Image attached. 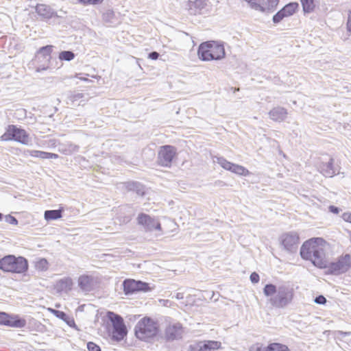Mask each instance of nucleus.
<instances>
[{
	"label": "nucleus",
	"instance_id": "f257e3e1",
	"mask_svg": "<svg viewBox=\"0 0 351 351\" xmlns=\"http://www.w3.org/2000/svg\"><path fill=\"white\" fill-rule=\"evenodd\" d=\"M328 243L322 238L316 237L305 241L300 248V256L304 260L311 261L317 267H327L326 250Z\"/></svg>",
	"mask_w": 351,
	"mask_h": 351
},
{
	"label": "nucleus",
	"instance_id": "f03ea898",
	"mask_svg": "<svg viewBox=\"0 0 351 351\" xmlns=\"http://www.w3.org/2000/svg\"><path fill=\"white\" fill-rule=\"evenodd\" d=\"M263 293L269 297L270 304L278 308H284L289 305L293 299V289L287 285L276 286L267 284L263 288Z\"/></svg>",
	"mask_w": 351,
	"mask_h": 351
},
{
	"label": "nucleus",
	"instance_id": "7ed1b4c3",
	"mask_svg": "<svg viewBox=\"0 0 351 351\" xmlns=\"http://www.w3.org/2000/svg\"><path fill=\"white\" fill-rule=\"evenodd\" d=\"M197 54L202 60L211 61L223 58L226 52L222 44L216 41H206L200 44Z\"/></svg>",
	"mask_w": 351,
	"mask_h": 351
},
{
	"label": "nucleus",
	"instance_id": "20e7f679",
	"mask_svg": "<svg viewBox=\"0 0 351 351\" xmlns=\"http://www.w3.org/2000/svg\"><path fill=\"white\" fill-rule=\"evenodd\" d=\"M27 269V261L22 256L8 255L0 259V269L5 272L21 274Z\"/></svg>",
	"mask_w": 351,
	"mask_h": 351
},
{
	"label": "nucleus",
	"instance_id": "39448f33",
	"mask_svg": "<svg viewBox=\"0 0 351 351\" xmlns=\"http://www.w3.org/2000/svg\"><path fill=\"white\" fill-rule=\"evenodd\" d=\"M158 332L157 323L149 317L141 319L135 326V335L141 340L147 341L155 337Z\"/></svg>",
	"mask_w": 351,
	"mask_h": 351
},
{
	"label": "nucleus",
	"instance_id": "423d86ee",
	"mask_svg": "<svg viewBox=\"0 0 351 351\" xmlns=\"http://www.w3.org/2000/svg\"><path fill=\"white\" fill-rule=\"evenodd\" d=\"M1 141H14L23 145H27L31 141L28 132L15 125H9L5 132L0 136Z\"/></svg>",
	"mask_w": 351,
	"mask_h": 351
},
{
	"label": "nucleus",
	"instance_id": "0eeeda50",
	"mask_svg": "<svg viewBox=\"0 0 351 351\" xmlns=\"http://www.w3.org/2000/svg\"><path fill=\"white\" fill-rule=\"evenodd\" d=\"M351 267V256L350 254L340 256L331 263L327 262L328 271L332 275H341L347 272Z\"/></svg>",
	"mask_w": 351,
	"mask_h": 351
},
{
	"label": "nucleus",
	"instance_id": "6e6552de",
	"mask_svg": "<svg viewBox=\"0 0 351 351\" xmlns=\"http://www.w3.org/2000/svg\"><path fill=\"white\" fill-rule=\"evenodd\" d=\"M108 317L112 322L113 329L112 338L116 341L122 340L127 334L126 327L123 318L113 312H108Z\"/></svg>",
	"mask_w": 351,
	"mask_h": 351
},
{
	"label": "nucleus",
	"instance_id": "1a4fd4ad",
	"mask_svg": "<svg viewBox=\"0 0 351 351\" xmlns=\"http://www.w3.org/2000/svg\"><path fill=\"white\" fill-rule=\"evenodd\" d=\"M53 47V45H47L38 50L35 56V61L38 66L36 69L38 72L45 71L48 69L51 59Z\"/></svg>",
	"mask_w": 351,
	"mask_h": 351
},
{
	"label": "nucleus",
	"instance_id": "9d476101",
	"mask_svg": "<svg viewBox=\"0 0 351 351\" xmlns=\"http://www.w3.org/2000/svg\"><path fill=\"white\" fill-rule=\"evenodd\" d=\"M249 6L256 11L270 13L275 11L279 4V0H243Z\"/></svg>",
	"mask_w": 351,
	"mask_h": 351
},
{
	"label": "nucleus",
	"instance_id": "9b49d317",
	"mask_svg": "<svg viewBox=\"0 0 351 351\" xmlns=\"http://www.w3.org/2000/svg\"><path fill=\"white\" fill-rule=\"evenodd\" d=\"M176 156V149L171 145L161 146L158 152L157 162L158 165L170 167Z\"/></svg>",
	"mask_w": 351,
	"mask_h": 351
},
{
	"label": "nucleus",
	"instance_id": "f8f14e48",
	"mask_svg": "<svg viewBox=\"0 0 351 351\" xmlns=\"http://www.w3.org/2000/svg\"><path fill=\"white\" fill-rule=\"evenodd\" d=\"M281 243L289 252L294 253L297 251L299 244V236L295 232L283 234L281 237Z\"/></svg>",
	"mask_w": 351,
	"mask_h": 351
},
{
	"label": "nucleus",
	"instance_id": "ddd939ff",
	"mask_svg": "<svg viewBox=\"0 0 351 351\" xmlns=\"http://www.w3.org/2000/svg\"><path fill=\"white\" fill-rule=\"evenodd\" d=\"M0 325L21 328L25 326L26 320L19 315H10L6 313L0 312Z\"/></svg>",
	"mask_w": 351,
	"mask_h": 351
},
{
	"label": "nucleus",
	"instance_id": "4468645a",
	"mask_svg": "<svg viewBox=\"0 0 351 351\" xmlns=\"http://www.w3.org/2000/svg\"><path fill=\"white\" fill-rule=\"evenodd\" d=\"M298 8L299 4L297 2H291L285 5L276 14L274 15L272 19L274 23H279L284 19L293 15L298 11Z\"/></svg>",
	"mask_w": 351,
	"mask_h": 351
},
{
	"label": "nucleus",
	"instance_id": "2eb2a0df",
	"mask_svg": "<svg viewBox=\"0 0 351 351\" xmlns=\"http://www.w3.org/2000/svg\"><path fill=\"white\" fill-rule=\"evenodd\" d=\"M184 332L182 325L179 322H171L165 328V337L169 341L180 339Z\"/></svg>",
	"mask_w": 351,
	"mask_h": 351
},
{
	"label": "nucleus",
	"instance_id": "dca6fc26",
	"mask_svg": "<svg viewBox=\"0 0 351 351\" xmlns=\"http://www.w3.org/2000/svg\"><path fill=\"white\" fill-rule=\"evenodd\" d=\"M191 351H214L221 348V343L218 341H204L190 346Z\"/></svg>",
	"mask_w": 351,
	"mask_h": 351
},
{
	"label": "nucleus",
	"instance_id": "f3484780",
	"mask_svg": "<svg viewBox=\"0 0 351 351\" xmlns=\"http://www.w3.org/2000/svg\"><path fill=\"white\" fill-rule=\"evenodd\" d=\"M78 285L83 291H90L95 286L94 278L88 275L81 276L78 279Z\"/></svg>",
	"mask_w": 351,
	"mask_h": 351
},
{
	"label": "nucleus",
	"instance_id": "a211bd4d",
	"mask_svg": "<svg viewBox=\"0 0 351 351\" xmlns=\"http://www.w3.org/2000/svg\"><path fill=\"white\" fill-rule=\"evenodd\" d=\"M36 12L40 16L45 19H49L56 16V13L49 5L46 4H38L36 6Z\"/></svg>",
	"mask_w": 351,
	"mask_h": 351
},
{
	"label": "nucleus",
	"instance_id": "6ab92c4d",
	"mask_svg": "<svg viewBox=\"0 0 351 351\" xmlns=\"http://www.w3.org/2000/svg\"><path fill=\"white\" fill-rule=\"evenodd\" d=\"M138 224L146 232H160L162 230L158 221H138Z\"/></svg>",
	"mask_w": 351,
	"mask_h": 351
},
{
	"label": "nucleus",
	"instance_id": "aec40b11",
	"mask_svg": "<svg viewBox=\"0 0 351 351\" xmlns=\"http://www.w3.org/2000/svg\"><path fill=\"white\" fill-rule=\"evenodd\" d=\"M29 155L32 157L41 159H56L58 158V155L56 154L39 150H31L29 151Z\"/></svg>",
	"mask_w": 351,
	"mask_h": 351
},
{
	"label": "nucleus",
	"instance_id": "412c9836",
	"mask_svg": "<svg viewBox=\"0 0 351 351\" xmlns=\"http://www.w3.org/2000/svg\"><path fill=\"white\" fill-rule=\"evenodd\" d=\"M123 291L126 294L137 291V281L133 279L125 280L123 282Z\"/></svg>",
	"mask_w": 351,
	"mask_h": 351
},
{
	"label": "nucleus",
	"instance_id": "4be33fe9",
	"mask_svg": "<svg viewBox=\"0 0 351 351\" xmlns=\"http://www.w3.org/2000/svg\"><path fill=\"white\" fill-rule=\"evenodd\" d=\"M257 351H290L287 346L278 343H273L268 345L265 348H258Z\"/></svg>",
	"mask_w": 351,
	"mask_h": 351
},
{
	"label": "nucleus",
	"instance_id": "5701e85b",
	"mask_svg": "<svg viewBox=\"0 0 351 351\" xmlns=\"http://www.w3.org/2000/svg\"><path fill=\"white\" fill-rule=\"evenodd\" d=\"M321 173L326 177H332L335 175V172L333 168V160L332 159L322 165L321 167Z\"/></svg>",
	"mask_w": 351,
	"mask_h": 351
},
{
	"label": "nucleus",
	"instance_id": "b1692460",
	"mask_svg": "<svg viewBox=\"0 0 351 351\" xmlns=\"http://www.w3.org/2000/svg\"><path fill=\"white\" fill-rule=\"evenodd\" d=\"M304 13L313 12L316 8L317 0H300Z\"/></svg>",
	"mask_w": 351,
	"mask_h": 351
},
{
	"label": "nucleus",
	"instance_id": "393cba45",
	"mask_svg": "<svg viewBox=\"0 0 351 351\" xmlns=\"http://www.w3.org/2000/svg\"><path fill=\"white\" fill-rule=\"evenodd\" d=\"M34 263L36 269L40 271H45L49 268V263L47 260L44 258H35Z\"/></svg>",
	"mask_w": 351,
	"mask_h": 351
},
{
	"label": "nucleus",
	"instance_id": "a878e982",
	"mask_svg": "<svg viewBox=\"0 0 351 351\" xmlns=\"http://www.w3.org/2000/svg\"><path fill=\"white\" fill-rule=\"evenodd\" d=\"M230 171L239 176H246L250 175V171L241 165L234 163L233 164Z\"/></svg>",
	"mask_w": 351,
	"mask_h": 351
},
{
	"label": "nucleus",
	"instance_id": "bb28decb",
	"mask_svg": "<svg viewBox=\"0 0 351 351\" xmlns=\"http://www.w3.org/2000/svg\"><path fill=\"white\" fill-rule=\"evenodd\" d=\"M62 210H47L45 213V219H58L62 217Z\"/></svg>",
	"mask_w": 351,
	"mask_h": 351
},
{
	"label": "nucleus",
	"instance_id": "cd10ccee",
	"mask_svg": "<svg viewBox=\"0 0 351 351\" xmlns=\"http://www.w3.org/2000/svg\"><path fill=\"white\" fill-rule=\"evenodd\" d=\"M73 285L72 280L69 278L61 279L58 282V287L61 291L70 290Z\"/></svg>",
	"mask_w": 351,
	"mask_h": 351
},
{
	"label": "nucleus",
	"instance_id": "c85d7f7f",
	"mask_svg": "<svg viewBox=\"0 0 351 351\" xmlns=\"http://www.w3.org/2000/svg\"><path fill=\"white\" fill-rule=\"evenodd\" d=\"M217 161V163L222 168H223L226 170L230 171H231L232 165L234 164L232 162L228 161L226 159H225L223 158H218Z\"/></svg>",
	"mask_w": 351,
	"mask_h": 351
},
{
	"label": "nucleus",
	"instance_id": "c756f323",
	"mask_svg": "<svg viewBox=\"0 0 351 351\" xmlns=\"http://www.w3.org/2000/svg\"><path fill=\"white\" fill-rule=\"evenodd\" d=\"M167 224L164 225V233L173 232L177 228L176 221H165Z\"/></svg>",
	"mask_w": 351,
	"mask_h": 351
},
{
	"label": "nucleus",
	"instance_id": "7c9ffc66",
	"mask_svg": "<svg viewBox=\"0 0 351 351\" xmlns=\"http://www.w3.org/2000/svg\"><path fill=\"white\" fill-rule=\"evenodd\" d=\"M74 53L69 51H64L59 54V58L61 60L70 61L74 58Z\"/></svg>",
	"mask_w": 351,
	"mask_h": 351
},
{
	"label": "nucleus",
	"instance_id": "2f4dec72",
	"mask_svg": "<svg viewBox=\"0 0 351 351\" xmlns=\"http://www.w3.org/2000/svg\"><path fill=\"white\" fill-rule=\"evenodd\" d=\"M49 311L51 312L53 315H54L56 317L62 319V320H66L67 318V315L64 313L63 311H60L58 310H56L53 308H49Z\"/></svg>",
	"mask_w": 351,
	"mask_h": 351
},
{
	"label": "nucleus",
	"instance_id": "473e14b6",
	"mask_svg": "<svg viewBox=\"0 0 351 351\" xmlns=\"http://www.w3.org/2000/svg\"><path fill=\"white\" fill-rule=\"evenodd\" d=\"M149 290V284L142 281H137V291H147Z\"/></svg>",
	"mask_w": 351,
	"mask_h": 351
},
{
	"label": "nucleus",
	"instance_id": "72a5a7b5",
	"mask_svg": "<svg viewBox=\"0 0 351 351\" xmlns=\"http://www.w3.org/2000/svg\"><path fill=\"white\" fill-rule=\"evenodd\" d=\"M282 111L283 109H273L269 112V116L273 120L278 121L279 119L278 114H280Z\"/></svg>",
	"mask_w": 351,
	"mask_h": 351
},
{
	"label": "nucleus",
	"instance_id": "f704fd0d",
	"mask_svg": "<svg viewBox=\"0 0 351 351\" xmlns=\"http://www.w3.org/2000/svg\"><path fill=\"white\" fill-rule=\"evenodd\" d=\"M104 0H79V2L83 5H97L100 4Z\"/></svg>",
	"mask_w": 351,
	"mask_h": 351
},
{
	"label": "nucleus",
	"instance_id": "c9c22d12",
	"mask_svg": "<svg viewBox=\"0 0 351 351\" xmlns=\"http://www.w3.org/2000/svg\"><path fill=\"white\" fill-rule=\"evenodd\" d=\"M87 348L88 351H101L100 347L91 341L87 343Z\"/></svg>",
	"mask_w": 351,
	"mask_h": 351
},
{
	"label": "nucleus",
	"instance_id": "e433bc0d",
	"mask_svg": "<svg viewBox=\"0 0 351 351\" xmlns=\"http://www.w3.org/2000/svg\"><path fill=\"white\" fill-rule=\"evenodd\" d=\"M314 302L316 303V304H324L326 302V299L324 296L323 295H319V296H317L315 300H314Z\"/></svg>",
	"mask_w": 351,
	"mask_h": 351
},
{
	"label": "nucleus",
	"instance_id": "4c0bfd02",
	"mask_svg": "<svg viewBox=\"0 0 351 351\" xmlns=\"http://www.w3.org/2000/svg\"><path fill=\"white\" fill-rule=\"evenodd\" d=\"M346 28L348 32L351 34V10L348 11V19L346 23Z\"/></svg>",
	"mask_w": 351,
	"mask_h": 351
},
{
	"label": "nucleus",
	"instance_id": "58836bf2",
	"mask_svg": "<svg viewBox=\"0 0 351 351\" xmlns=\"http://www.w3.org/2000/svg\"><path fill=\"white\" fill-rule=\"evenodd\" d=\"M250 280L252 283H257L259 281V275L256 272L252 273L250 275Z\"/></svg>",
	"mask_w": 351,
	"mask_h": 351
},
{
	"label": "nucleus",
	"instance_id": "ea45409f",
	"mask_svg": "<svg viewBox=\"0 0 351 351\" xmlns=\"http://www.w3.org/2000/svg\"><path fill=\"white\" fill-rule=\"evenodd\" d=\"M64 322H65L69 326H75L73 319L69 317L68 315H67V318L66 319V320H64Z\"/></svg>",
	"mask_w": 351,
	"mask_h": 351
},
{
	"label": "nucleus",
	"instance_id": "a19ab883",
	"mask_svg": "<svg viewBox=\"0 0 351 351\" xmlns=\"http://www.w3.org/2000/svg\"><path fill=\"white\" fill-rule=\"evenodd\" d=\"M159 57V54L158 52L154 51L149 54L148 58L152 60H157Z\"/></svg>",
	"mask_w": 351,
	"mask_h": 351
},
{
	"label": "nucleus",
	"instance_id": "79ce46f5",
	"mask_svg": "<svg viewBox=\"0 0 351 351\" xmlns=\"http://www.w3.org/2000/svg\"><path fill=\"white\" fill-rule=\"evenodd\" d=\"M328 209H329L330 212L335 213V214H337L339 212V208H337L335 206H330Z\"/></svg>",
	"mask_w": 351,
	"mask_h": 351
},
{
	"label": "nucleus",
	"instance_id": "37998d69",
	"mask_svg": "<svg viewBox=\"0 0 351 351\" xmlns=\"http://www.w3.org/2000/svg\"><path fill=\"white\" fill-rule=\"evenodd\" d=\"M175 298L178 300H182L184 298V293H177L175 295Z\"/></svg>",
	"mask_w": 351,
	"mask_h": 351
},
{
	"label": "nucleus",
	"instance_id": "c03bdc74",
	"mask_svg": "<svg viewBox=\"0 0 351 351\" xmlns=\"http://www.w3.org/2000/svg\"><path fill=\"white\" fill-rule=\"evenodd\" d=\"M339 332H340V334H341V337H346V336H348V335H350L351 334V332H343V331H340Z\"/></svg>",
	"mask_w": 351,
	"mask_h": 351
},
{
	"label": "nucleus",
	"instance_id": "a18cd8bd",
	"mask_svg": "<svg viewBox=\"0 0 351 351\" xmlns=\"http://www.w3.org/2000/svg\"><path fill=\"white\" fill-rule=\"evenodd\" d=\"M10 223L13 224V225H16L18 223V221L16 220H14V221H10Z\"/></svg>",
	"mask_w": 351,
	"mask_h": 351
},
{
	"label": "nucleus",
	"instance_id": "49530a36",
	"mask_svg": "<svg viewBox=\"0 0 351 351\" xmlns=\"http://www.w3.org/2000/svg\"><path fill=\"white\" fill-rule=\"evenodd\" d=\"M75 97H77L79 98H82L83 97V95L82 94H78L77 95H76Z\"/></svg>",
	"mask_w": 351,
	"mask_h": 351
},
{
	"label": "nucleus",
	"instance_id": "de8ad7c7",
	"mask_svg": "<svg viewBox=\"0 0 351 351\" xmlns=\"http://www.w3.org/2000/svg\"><path fill=\"white\" fill-rule=\"evenodd\" d=\"M198 2L202 3V1L201 0H196L195 3H197Z\"/></svg>",
	"mask_w": 351,
	"mask_h": 351
},
{
	"label": "nucleus",
	"instance_id": "09e8293b",
	"mask_svg": "<svg viewBox=\"0 0 351 351\" xmlns=\"http://www.w3.org/2000/svg\"><path fill=\"white\" fill-rule=\"evenodd\" d=\"M348 217L349 219H351V215H349Z\"/></svg>",
	"mask_w": 351,
	"mask_h": 351
},
{
	"label": "nucleus",
	"instance_id": "8fccbe9b",
	"mask_svg": "<svg viewBox=\"0 0 351 351\" xmlns=\"http://www.w3.org/2000/svg\"><path fill=\"white\" fill-rule=\"evenodd\" d=\"M10 219H12V220H14V219H14V217H10Z\"/></svg>",
	"mask_w": 351,
	"mask_h": 351
},
{
	"label": "nucleus",
	"instance_id": "3c124183",
	"mask_svg": "<svg viewBox=\"0 0 351 351\" xmlns=\"http://www.w3.org/2000/svg\"><path fill=\"white\" fill-rule=\"evenodd\" d=\"M348 343H351V339L349 340V341Z\"/></svg>",
	"mask_w": 351,
	"mask_h": 351
},
{
	"label": "nucleus",
	"instance_id": "603ef678",
	"mask_svg": "<svg viewBox=\"0 0 351 351\" xmlns=\"http://www.w3.org/2000/svg\"><path fill=\"white\" fill-rule=\"evenodd\" d=\"M2 218V215L0 213V219Z\"/></svg>",
	"mask_w": 351,
	"mask_h": 351
},
{
	"label": "nucleus",
	"instance_id": "864d4df0",
	"mask_svg": "<svg viewBox=\"0 0 351 351\" xmlns=\"http://www.w3.org/2000/svg\"><path fill=\"white\" fill-rule=\"evenodd\" d=\"M351 222V221H350Z\"/></svg>",
	"mask_w": 351,
	"mask_h": 351
}]
</instances>
